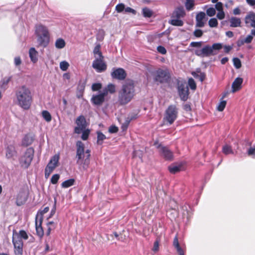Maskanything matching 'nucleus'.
<instances>
[{
  "label": "nucleus",
  "mask_w": 255,
  "mask_h": 255,
  "mask_svg": "<svg viewBox=\"0 0 255 255\" xmlns=\"http://www.w3.org/2000/svg\"><path fill=\"white\" fill-rule=\"evenodd\" d=\"M217 17L218 19L221 20L224 18L225 17V13L223 10L218 11V12L217 14Z\"/></svg>",
  "instance_id": "e2e57ef3"
},
{
  "label": "nucleus",
  "mask_w": 255,
  "mask_h": 255,
  "mask_svg": "<svg viewBox=\"0 0 255 255\" xmlns=\"http://www.w3.org/2000/svg\"><path fill=\"white\" fill-rule=\"evenodd\" d=\"M222 151L226 155L233 153V151L231 146L228 144H226L223 146L222 148Z\"/></svg>",
  "instance_id": "79ce46f5"
},
{
  "label": "nucleus",
  "mask_w": 255,
  "mask_h": 255,
  "mask_svg": "<svg viewBox=\"0 0 255 255\" xmlns=\"http://www.w3.org/2000/svg\"><path fill=\"white\" fill-rule=\"evenodd\" d=\"M178 113V109L175 105H170L165 111L164 120L169 125H171L177 118Z\"/></svg>",
  "instance_id": "423d86ee"
},
{
  "label": "nucleus",
  "mask_w": 255,
  "mask_h": 255,
  "mask_svg": "<svg viewBox=\"0 0 255 255\" xmlns=\"http://www.w3.org/2000/svg\"><path fill=\"white\" fill-rule=\"evenodd\" d=\"M185 6L187 11H190L194 9L195 6V0H185Z\"/></svg>",
  "instance_id": "7c9ffc66"
},
{
  "label": "nucleus",
  "mask_w": 255,
  "mask_h": 255,
  "mask_svg": "<svg viewBox=\"0 0 255 255\" xmlns=\"http://www.w3.org/2000/svg\"><path fill=\"white\" fill-rule=\"evenodd\" d=\"M245 22L246 24L255 28V13L253 11L249 12L245 16Z\"/></svg>",
  "instance_id": "6ab92c4d"
},
{
  "label": "nucleus",
  "mask_w": 255,
  "mask_h": 255,
  "mask_svg": "<svg viewBox=\"0 0 255 255\" xmlns=\"http://www.w3.org/2000/svg\"><path fill=\"white\" fill-rule=\"evenodd\" d=\"M101 45L100 44H97L93 50V53L94 54L95 58L104 57L102 55L101 51H100Z\"/></svg>",
  "instance_id": "c9c22d12"
},
{
  "label": "nucleus",
  "mask_w": 255,
  "mask_h": 255,
  "mask_svg": "<svg viewBox=\"0 0 255 255\" xmlns=\"http://www.w3.org/2000/svg\"><path fill=\"white\" fill-rule=\"evenodd\" d=\"M218 21L216 18H212L209 20V25L211 27H215L218 25Z\"/></svg>",
  "instance_id": "09e8293b"
},
{
  "label": "nucleus",
  "mask_w": 255,
  "mask_h": 255,
  "mask_svg": "<svg viewBox=\"0 0 255 255\" xmlns=\"http://www.w3.org/2000/svg\"><path fill=\"white\" fill-rule=\"evenodd\" d=\"M15 103L23 110H28L33 103V95L26 86L19 87L15 91Z\"/></svg>",
  "instance_id": "f257e3e1"
},
{
  "label": "nucleus",
  "mask_w": 255,
  "mask_h": 255,
  "mask_svg": "<svg viewBox=\"0 0 255 255\" xmlns=\"http://www.w3.org/2000/svg\"><path fill=\"white\" fill-rule=\"evenodd\" d=\"M202 42H192L190 43V46L194 47H200L202 46Z\"/></svg>",
  "instance_id": "bf43d9fd"
},
{
  "label": "nucleus",
  "mask_w": 255,
  "mask_h": 255,
  "mask_svg": "<svg viewBox=\"0 0 255 255\" xmlns=\"http://www.w3.org/2000/svg\"><path fill=\"white\" fill-rule=\"evenodd\" d=\"M223 47V44L220 43H214L211 46V48L213 51V56L217 55L219 50H221Z\"/></svg>",
  "instance_id": "c756f323"
},
{
  "label": "nucleus",
  "mask_w": 255,
  "mask_h": 255,
  "mask_svg": "<svg viewBox=\"0 0 255 255\" xmlns=\"http://www.w3.org/2000/svg\"><path fill=\"white\" fill-rule=\"evenodd\" d=\"M26 201V198L23 191H20L18 193L16 197V204L18 206L23 205Z\"/></svg>",
  "instance_id": "bb28decb"
},
{
  "label": "nucleus",
  "mask_w": 255,
  "mask_h": 255,
  "mask_svg": "<svg viewBox=\"0 0 255 255\" xmlns=\"http://www.w3.org/2000/svg\"><path fill=\"white\" fill-rule=\"evenodd\" d=\"M65 40L61 38H58L55 42V46L57 49H62L65 46Z\"/></svg>",
  "instance_id": "2f4dec72"
},
{
  "label": "nucleus",
  "mask_w": 255,
  "mask_h": 255,
  "mask_svg": "<svg viewBox=\"0 0 255 255\" xmlns=\"http://www.w3.org/2000/svg\"><path fill=\"white\" fill-rule=\"evenodd\" d=\"M206 15L204 12H200L196 16V27H203L205 23Z\"/></svg>",
  "instance_id": "a211bd4d"
},
{
  "label": "nucleus",
  "mask_w": 255,
  "mask_h": 255,
  "mask_svg": "<svg viewBox=\"0 0 255 255\" xmlns=\"http://www.w3.org/2000/svg\"><path fill=\"white\" fill-rule=\"evenodd\" d=\"M97 134V143L99 145H102L103 143L104 140L106 139V136L101 131H98Z\"/></svg>",
  "instance_id": "e433bc0d"
},
{
  "label": "nucleus",
  "mask_w": 255,
  "mask_h": 255,
  "mask_svg": "<svg viewBox=\"0 0 255 255\" xmlns=\"http://www.w3.org/2000/svg\"><path fill=\"white\" fill-rule=\"evenodd\" d=\"M12 238L17 240L22 241V239L26 240L28 238L27 233L24 230H20L18 233L13 231Z\"/></svg>",
  "instance_id": "412c9836"
},
{
  "label": "nucleus",
  "mask_w": 255,
  "mask_h": 255,
  "mask_svg": "<svg viewBox=\"0 0 255 255\" xmlns=\"http://www.w3.org/2000/svg\"><path fill=\"white\" fill-rule=\"evenodd\" d=\"M111 76L114 79L123 80L126 78L127 74L123 68H113Z\"/></svg>",
  "instance_id": "4468645a"
},
{
  "label": "nucleus",
  "mask_w": 255,
  "mask_h": 255,
  "mask_svg": "<svg viewBox=\"0 0 255 255\" xmlns=\"http://www.w3.org/2000/svg\"><path fill=\"white\" fill-rule=\"evenodd\" d=\"M142 14L145 17H150L152 15V11L147 7H144L142 10Z\"/></svg>",
  "instance_id": "a19ab883"
},
{
  "label": "nucleus",
  "mask_w": 255,
  "mask_h": 255,
  "mask_svg": "<svg viewBox=\"0 0 255 255\" xmlns=\"http://www.w3.org/2000/svg\"><path fill=\"white\" fill-rule=\"evenodd\" d=\"M49 208L48 207H45L42 210H39L36 214L35 218L41 219L43 220V216L44 214L47 213L49 211Z\"/></svg>",
  "instance_id": "ea45409f"
},
{
  "label": "nucleus",
  "mask_w": 255,
  "mask_h": 255,
  "mask_svg": "<svg viewBox=\"0 0 255 255\" xmlns=\"http://www.w3.org/2000/svg\"><path fill=\"white\" fill-rule=\"evenodd\" d=\"M133 157L138 156L140 159H141L142 157V153L141 152V151H136V150H134L133 152Z\"/></svg>",
  "instance_id": "69168bd1"
},
{
  "label": "nucleus",
  "mask_w": 255,
  "mask_h": 255,
  "mask_svg": "<svg viewBox=\"0 0 255 255\" xmlns=\"http://www.w3.org/2000/svg\"><path fill=\"white\" fill-rule=\"evenodd\" d=\"M81 132L82 133V136H81V138L83 140H87L88 138V137H89V134L90 132V130L88 129L85 128V129L82 130Z\"/></svg>",
  "instance_id": "37998d69"
},
{
  "label": "nucleus",
  "mask_w": 255,
  "mask_h": 255,
  "mask_svg": "<svg viewBox=\"0 0 255 255\" xmlns=\"http://www.w3.org/2000/svg\"><path fill=\"white\" fill-rule=\"evenodd\" d=\"M188 86L191 90H194L196 88V84L194 80L192 78H190L188 81Z\"/></svg>",
  "instance_id": "a18cd8bd"
},
{
  "label": "nucleus",
  "mask_w": 255,
  "mask_h": 255,
  "mask_svg": "<svg viewBox=\"0 0 255 255\" xmlns=\"http://www.w3.org/2000/svg\"><path fill=\"white\" fill-rule=\"evenodd\" d=\"M183 165L181 163H174L168 166V170L172 174H175L182 170Z\"/></svg>",
  "instance_id": "393cba45"
},
{
  "label": "nucleus",
  "mask_w": 255,
  "mask_h": 255,
  "mask_svg": "<svg viewBox=\"0 0 255 255\" xmlns=\"http://www.w3.org/2000/svg\"><path fill=\"white\" fill-rule=\"evenodd\" d=\"M135 95L134 85L133 81H128L124 83L118 93V102L121 105L129 103Z\"/></svg>",
  "instance_id": "7ed1b4c3"
},
{
  "label": "nucleus",
  "mask_w": 255,
  "mask_h": 255,
  "mask_svg": "<svg viewBox=\"0 0 255 255\" xmlns=\"http://www.w3.org/2000/svg\"><path fill=\"white\" fill-rule=\"evenodd\" d=\"M91 151H85L84 143L81 141L76 142V163L83 170H87L90 162Z\"/></svg>",
  "instance_id": "f03ea898"
},
{
  "label": "nucleus",
  "mask_w": 255,
  "mask_h": 255,
  "mask_svg": "<svg viewBox=\"0 0 255 255\" xmlns=\"http://www.w3.org/2000/svg\"><path fill=\"white\" fill-rule=\"evenodd\" d=\"M75 180L74 179H70L64 181L61 184V186L63 188H67L74 185Z\"/></svg>",
  "instance_id": "4c0bfd02"
},
{
  "label": "nucleus",
  "mask_w": 255,
  "mask_h": 255,
  "mask_svg": "<svg viewBox=\"0 0 255 255\" xmlns=\"http://www.w3.org/2000/svg\"><path fill=\"white\" fill-rule=\"evenodd\" d=\"M42 118L47 122H50L52 120V117L50 113L46 110L43 111L41 113Z\"/></svg>",
  "instance_id": "58836bf2"
},
{
  "label": "nucleus",
  "mask_w": 255,
  "mask_h": 255,
  "mask_svg": "<svg viewBox=\"0 0 255 255\" xmlns=\"http://www.w3.org/2000/svg\"><path fill=\"white\" fill-rule=\"evenodd\" d=\"M42 221L43 220H41V218L39 219L35 218V224L36 231L37 235L40 237H42L44 235V231L42 227Z\"/></svg>",
  "instance_id": "aec40b11"
},
{
  "label": "nucleus",
  "mask_w": 255,
  "mask_h": 255,
  "mask_svg": "<svg viewBox=\"0 0 255 255\" xmlns=\"http://www.w3.org/2000/svg\"><path fill=\"white\" fill-rule=\"evenodd\" d=\"M54 222H49L47 224V227H48V229H47V232H46V234L47 236H49L50 234V232H51V231L52 230V228H51L50 226H52V225H54Z\"/></svg>",
  "instance_id": "052dcab7"
},
{
  "label": "nucleus",
  "mask_w": 255,
  "mask_h": 255,
  "mask_svg": "<svg viewBox=\"0 0 255 255\" xmlns=\"http://www.w3.org/2000/svg\"><path fill=\"white\" fill-rule=\"evenodd\" d=\"M125 11L126 12L132 13L133 14H136V11L129 7H125Z\"/></svg>",
  "instance_id": "338daca9"
},
{
  "label": "nucleus",
  "mask_w": 255,
  "mask_h": 255,
  "mask_svg": "<svg viewBox=\"0 0 255 255\" xmlns=\"http://www.w3.org/2000/svg\"><path fill=\"white\" fill-rule=\"evenodd\" d=\"M77 126L74 128V132L77 134L81 133L82 130L86 128V122L85 117L81 115L79 116L76 120Z\"/></svg>",
  "instance_id": "9b49d317"
},
{
  "label": "nucleus",
  "mask_w": 255,
  "mask_h": 255,
  "mask_svg": "<svg viewBox=\"0 0 255 255\" xmlns=\"http://www.w3.org/2000/svg\"><path fill=\"white\" fill-rule=\"evenodd\" d=\"M38 52L34 47H31L29 50V56L31 61L35 63L38 60Z\"/></svg>",
  "instance_id": "cd10ccee"
},
{
  "label": "nucleus",
  "mask_w": 255,
  "mask_h": 255,
  "mask_svg": "<svg viewBox=\"0 0 255 255\" xmlns=\"http://www.w3.org/2000/svg\"><path fill=\"white\" fill-rule=\"evenodd\" d=\"M226 105V101H222L220 102L217 107V110L220 111L222 112L224 110Z\"/></svg>",
  "instance_id": "8fccbe9b"
},
{
  "label": "nucleus",
  "mask_w": 255,
  "mask_h": 255,
  "mask_svg": "<svg viewBox=\"0 0 255 255\" xmlns=\"http://www.w3.org/2000/svg\"><path fill=\"white\" fill-rule=\"evenodd\" d=\"M60 175L58 174H54L51 178V183L53 184H55L57 183L59 179Z\"/></svg>",
  "instance_id": "3c124183"
},
{
  "label": "nucleus",
  "mask_w": 255,
  "mask_h": 255,
  "mask_svg": "<svg viewBox=\"0 0 255 255\" xmlns=\"http://www.w3.org/2000/svg\"><path fill=\"white\" fill-rule=\"evenodd\" d=\"M104 32L102 30L99 31L98 35L97 36V39L99 40H102L104 39Z\"/></svg>",
  "instance_id": "774afa93"
},
{
  "label": "nucleus",
  "mask_w": 255,
  "mask_h": 255,
  "mask_svg": "<svg viewBox=\"0 0 255 255\" xmlns=\"http://www.w3.org/2000/svg\"><path fill=\"white\" fill-rule=\"evenodd\" d=\"M85 83L82 81H79L77 88L76 96L77 98L80 99L83 97V94L85 90Z\"/></svg>",
  "instance_id": "a878e982"
},
{
  "label": "nucleus",
  "mask_w": 255,
  "mask_h": 255,
  "mask_svg": "<svg viewBox=\"0 0 255 255\" xmlns=\"http://www.w3.org/2000/svg\"><path fill=\"white\" fill-rule=\"evenodd\" d=\"M156 148L159 149L160 155L166 160L171 161L173 159V152L168 147L159 144L157 145Z\"/></svg>",
  "instance_id": "9d476101"
},
{
  "label": "nucleus",
  "mask_w": 255,
  "mask_h": 255,
  "mask_svg": "<svg viewBox=\"0 0 255 255\" xmlns=\"http://www.w3.org/2000/svg\"><path fill=\"white\" fill-rule=\"evenodd\" d=\"M253 39V36L251 34L248 35L247 37L244 39V42L246 43H250Z\"/></svg>",
  "instance_id": "680f3d73"
},
{
  "label": "nucleus",
  "mask_w": 255,
  "mask_h": 255,
  "mask_svg": "<svg viewBox=\"0 0 255 255\" xmlns=\"http://www.w3.org/2000/svg\"><path fill=\"white\" fill-rule=\"evenodd\" d=\"M230 26L237 27L241 26V20L240 18L237 17H231L230 19Z\"/></svg>",
  "instance_id": "c85d7f7f"
},
{
  "label": "nucleus",
  "mask_w": 255,
  "mask_h": 255,
  "mask_svg": "<svg viewBox=\"0 0 255 255\" xmlns=\"http://www.w3.org/2000/svg\"><path fill=\"white\" fill-rule=\"evenodd\" d=\"M195 54L199 57H205L213 56V51L211 46L207 45L204 46L201 49H196Z\"/></svg>",
  "instance_id": "ddd939ff"
},
{
  "label": "nucleus",
  "mask_w": 255,
  "mask_h": 255,
  "mask_svg": "<svg viewBox=\"0 0 255 255\" xmlns=\"http://www.w3.org/2000/svg\"><path fill=\"white\" fill-rule=\"evenodd\" d=\"M193 34L196 37H200L203 35V31L201 29H196L194 31Z\"/></svg>",
  "instance_id": "4d7b16f0"
},
{
  "label": "nucleus",
  "mask_w": 255,
  "mask_h": 255,
  "mask_svg": "<svg viewBox=\"0 0 255 255\" xmlns=\"http://www.w3.org/2000/svg\"><path fill=\"white\" fill-rule=\"evenodd\" d=\"M106 96H107L106 91H100L98 94L93 95L91 98V102L95 105H101L104 102Z\"/></svg>",
  "instance_id": "f8f14e48"
},
{
  "label": "nucleus",
  "mask_w": 255,
  "mask_h": 255,
  "mask_svg": "<svg viewBox=\"0 0 255 255\" xmlns=\"http://www.w3.org/2000/svg\"><path fill=\"white\" fill-rule=\"evenodd\" d=\"M125 9V5L123 3H119L116 6V10L119 13L123 12Z\"/></svg>",
  "instance_id": "de8ad7c7"
},
{
  "label": "nucleus",
  "mask_w": 255,
  "mask_h": 255,
  "mask_svg": "<svg viewBox=\"0 0 255 255\" xmlns=\"http://www.w3.org/2000/svg\"><path fill=\"white\" fill-rule=\"evenodd\" d=\"M207 14L209 16H213L216 13L215 9L213 7H210L206 10Z\"/></svg>",
  "instance_id": "603ef678"
},
{
  "label": "nucleus",
  "mask_w": 255,
  "mask_h": 255,
  "mask_svg": "<svg viewBox=\"0 0 255 255\" xmlns=\"http://www.w3.org/2000/svg\"><path fill=\"white\" fill-rule=\"evenodd\" d=\"M157 50L158 52H159V53H160L161 54H165L167 52V51H166V49H165V48L161 45L158 46L157 47Z\"/></svg>",
  "instance_id": "5fc2aeb1"
},
{
  "label": "nucleus",
  "mask_w": 255,
  "mask_h": 255,
  "mask_svg": "<svg viewBox=\"0 0 255 255\" xmlns=\"http://www.w3.org/2000/svg\"><path fill=\"white\" fill-rule=\"evenodd\" d=\"M14 63L15 66H19L21 63V60L19 56H16L14 59Z\"/></svg>",
  "instance_id": "13d9d810"
},
{
  "label": "nucleus",
  "mask_w": 255,
  "mask_h": 255,
  "mask_svg": "<svg viewBox=\"0 0 255 255\" xmlns=\"http://www.w3.org/2000/svg\"><path fill=\"white\" fill-rule=\"evenodd\" d=\"M59 156L58 155H54L49 161V163L45 167V170L49 172H52L54 169L57 166Z\"/></svg>",
  "instance_id": "2eb2a0df"
},
{
  "label": "nucleus",
  "mask_w": 255,
  "mask_h": 255,
  "mask_svg": "<svg viewBox=\"0 0 255 255\" xmlns=\"http://www.w3.org/2000/svg\"><path fill=\"white\" fill-rule=\"evenodd\" d=\"M185 15V10L182 6H179L175 9L171 18H180Z\"/></svg>",
  "instance_id": "b1692460"
},
{
  "label": "nucleus",
  "mask_w": 255,
  "mask_h": 255,
  "mask_svg": "<svg viewBox=\"0 0 255 255\" xmlns=\"http://www.w3.org/2000/svg\"><path fill=\"white\" fill-rule=\"evenodd\" d=\"M243 79L242 78L238 77L235 79L232 85L233 92H235L241 89Z\"/></svg>",
  "instance_id": "5701e85b"
},
{
  "label": "nucleus",
  "mask_w": 255,
  "mask_h": 255,
  "mask_svg": "<svg viewBox=\"0 0 255 255\" xmlns=\"http://www.w3.org/2000/svg\"><path fill=\"white\" fill-rule=\"evenodd\" d=\"M92 67L98 73L104 72L107 69V64L104 61V57H97L92 63Z\"/></svg>",
  "instance_id": "1a4fd4ad"
},
{
  "label": "nucleus",
  "mask_w": 255,
  "mask_h": 255,
  "mask_svg": "<svg viewBox=\"0 0 255 255\" xmlns=\"http://www.w3.org/2000/svg\"><path fill=\"white\" fill-rule=\"evenodd\" d=\"M35 35L38 46L46 47L50 42V33L48 28L41 24L35 27Z\"/></svg>",
  "instance_id": "20e7f679"
},
{
  "label": "nucleus",
  "mask_w": 255,
  "mask_h": 255,
  "mask_svg": "<svg viewBox=\"0 0 255 255\" xmlns=\"http://www.w3.org/2000/svg\"><path fill=\"white\" fill-rule=\"evenodd\" d=\"M59 66L61 70L65 71L68 69L69 64L67 61H63L60 63Z\"/></svg>",
  "instance_id": "c03bdc74"
},
{
  "label": "nucleus",
  "mask_w": 255,
  "mask_h": 255,
  "mask_svg": "<svg viewBox=\"0 0 255 255\" xmlns=\"http://www.w3.org/2000/svg\"><path fill=\"white\" fill-rule=\"evenodd\" d=\"M5 157L8 159H14V157L17 155V151L15 146L13 144L7 145L5 147Z\"/></svg>",
  "instance_id": "f3484780"
},
{
  "label": "nucleus",
  "mask_w": 255,
  "mask_h": 255,
  "mask_svg": "<svg viewBox=\"0 0 255 255\" xmlns=\"http://www.w3.org/2000/svg\"><path fill=\"white\" fill-rule=\"evenodd\" d=\"M169 23L174 26H181L183 25V21L180 18H172L169 21Z\"/></svg>",
  "instance_id": "473e14b6"
},
{
  "label": "nucleus",
  "mask_w": 255,
  "mask_h": 255,
  "mask_svg": "<svg viewBox=\"0 0 255 255\" xmlns=\"http://www.w3.org/2000/svg\"><path fill=\"white\" fill-rule=\"evenodd\" d=\"M178 95L182 101H186L188 99L189 90L185 81H178L177 82Z\"/></svg>",
  "instance_id": "6e6552de"
},
{
  "label": "nucleus",
  "mask_w": 255,
  "mask_h": 255,
  "mask_svg": "<svg viewBox=\"0 0 255 255\" xmlns=\"http://www.w3.org/2000/svg\"><path fill=\"white\" fill-rule=\"evenodd\" d=\"M34 150L32 147L26 149L24 154L20 157L19 163L22 167L28 168L31 164L34 156Z\"/></svg>",
  "instance_id": "0eeeda50"
},
{
  "label": "nucleus",
  "mask_w": 255,
  "mask_h": 255,
  "mask_svg": "<svg viewBox=\"0 0 255 255\" xmlns=\"http://www.w3.org/2000/svg\"><path fill=\"white\" fill-rule=\"evenodd\" d=\"M233 64L235 67L237 69H239L241 67L242 64L241 60L238 58H234L233 59Z\"/></svg>",
  "instance_id": "49530a36"
},
{
  "label": "nucleus",
  "mask_w": 255,
  "mask_h": 255,
  "mask_svg": "<svg viewBox=\"0 0 255 255\" xmlns=\"http://www.w3.org/2000/svg\"><path fill=\"white\" fill-rule=\"evenodd\" d=\"M118 128L115 126H111L109 128V132L111 133H116L118 131Z\"/></svg>",
  "instance_id": "6e6d98bb"
},
{
  "label": "nucleus",
  "mask_w": 255,
  "mask_h": 255,
  "mask_svg": "<svg viewBox=\"0 0 255 255\" xmlns=\"http://www.w3.org/2000/svg\"><path fill=\"white\" fill-rule=\"evenodd\" d=\"M154 81L158 83H166L170 81V75L167 70L158 69L153 74Z\"/></svg>",
  "instance_id": "39448f33"
},
{
  "label": "nucleus",
  "mask_w": 255,
  "mask_h": 255,
  "mask_svg": "<svg viewBox=\"0 0 255 255\" xmlns=\"http://www.w3.org/2000/svg\"><path fill=\"white\" fill-rule=\"evenodd\" d=\"M106 91L107 95H108V93H110L111 94L114 93L116 91V87L115 85L112 84H108L106 87H105L102 90V91Z\"/></svg>",
  "instance_id": "f704fd0d"
},
{
  "label": "nucleus",
  "mask_w": 255,
  "mask_h": 255,
  "mask_svg": "<svg viewBox=\"0 0 255 255\" xmlns=\"http://www.w3.org/2000/svg\"><path fill=\"white\" fill-rule=\"evenodd\" d=\"M11 77H4L0 82V87L3 90H5L7 88V86L11 80Z\"/></svg>",
  "instance_id": "72a5a7b5"
},
{
  "label": "nucleus",
  "mask_w": 255,
  "mask_h": 255,
  "mask_svg": "<svg viewBox=\"0 0 255 255\" xmlns=\"http://www.w3.org/2000/svg\"><path fill=\"white\" fill-rule=\"evenodd\" d=\"M215 8L218 11L223 10V4L221 2H217L215 4Z\"/></svg>",
  "instance_id": "0e129e2a"
},
{
  "label": "nucleus",
  "mask_w": 255,
  "mask_h": 255,
  "mask_svg": "<svg viewBox=\"0 0 255 255\" xmlns=\"http://www.w3.org/2000/svg\"><path fill=\"white\" fill-rule=\"evenodd\" d=\"M12 243L14 246V254L15 255H23V246L22 241L17 240L12 238Z\"/></svg>",
  "instance_id": "dca6fc26"
},
{
  "label": "nucleus",
  "mask_w": 255,
  "mask_h": 255,
  "mask_svg": "<svg viewBox=\"0 0 255 255\" xmlns=\"http://www.w3.org/2000/svg\"><path fill=\"white\" fill-rule=\"evenodd\" d=\"M34 139V135L31 133H28L24 135L22 141V146H27L31 144Z\"/></svg>",
  "instance_id": "4be33fe9"
},
{
  "label": "nucleus",
  "mask_w": 255,
  "mask_h": 255,
  "mask_svg": "<svg viewBox=\"0 0 255 255\" xmlns=\"http://www.w3.org/2000/svg\"><path fill=\"white\" fill-rule=\"evenodd\" d=\"M102 88V85L100 83H94L92 86V89L94 91H98Z\"/></svg>",
  "instance_id": "864d4df0"
}]
</instances>
